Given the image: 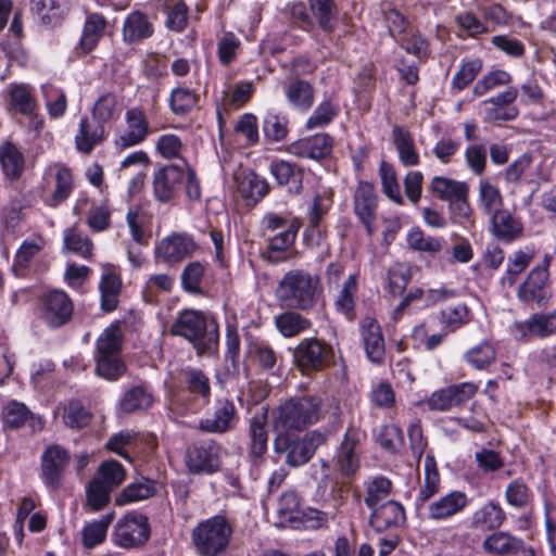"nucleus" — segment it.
<instances>
[{
    "instance_id": "nucleus-1",
    "label": "nucleus",
    "mask_w": 556,
    "mask_h": 556,
    "mask_svg": "<svg viewBox=\"0 0 556 556\" xmlns=\"http://www.w3.org/2000/svg\"><path fill=\"white\" fill-rule=\"evenodd\" d=\"M170 333L186 339L197 355H212L218 348V324L201 311L185 309L180 312L170 326Z\"/></svg>"
},
{
    "instance_id": "nucleus-2",
    "label": "nucleus",
    "mask_w": 556,
    "mask_h": 556,
    "mask_svg": "<svg viewBox=\"0 0 556 556\" xmlns=\"http://www.w3.org/2000/svg\"><path fill=\"white\" fill-rule=\"evenodd\" d=\"M321 290L317 275L295 268L287 271L279 280L276 298L287 308L307 312L316 305Z\"/></svg>"
},
{
    "instance_id": "nucleus-3",
    "label": "nucleus",
    "mask_w": 556,
    "mask_h": 556,
    "mask_svg": "<svg viewBox=\"0 0 556 556\" xmlns=\"http://www.w3.org/2000/svg\"><path fill=\"white\" fill-rule=\"evenodd\" d=\"M323 414L324 401L319 395L294 396L276 409L274 429L277 433L300 432L319 421Z\"/></svg>"
},
{
    "instance_id": "nucleus-4",
    "label": "nucleus",
    "mask_w": 556,
    "mask_h": 556,
    "mask_svg": "<svg viewBox=\"0 0 556 556\" xmlns=\"http://www.w3.org/2000/svg\"><path fill=\"white\" fill-rule=\"evenodd\" d=\"M231 535L232 527L227 518L215 515L199 522L191 539L200 556H220L228 548Z\"/></svg>"
},
{
    "instance_id": "nucleus-5",
    "label": "nucleus",
    "mask_w": 556,
    "mask_h": 556,
    "mask_svg": "<svg viewBox=\"0 0 556 556\" xmlns=\"http://www.w3.org/2000/svg\"><path fill=\"white\" fill-rule=\"evenodd\" d=\"M325 435L316 431L307 433L302 439H293L291 433H277L274 448L276 453H286L288 465L299 467L312 458L317 447L325 443Z\"/></svg>"
},
{
    "instance_id": "nucleus-6",
    "label": "nucleus",
    "mask_w": 556,
    "mask_h": 556,
    "mask_svg": "<svg viewBox=\"0 0 556 556\" xmlns=\"http://www.w3.org/2000/svg\"><path fill=\"white\" fill-rule=\"evenodd\" d=\"M295 365L303 374L321 371L334 363L333 348L317 338H305L293 351Z\"/></svg>"
},
{
    "instance_id": "nucleus-7",
    "label": "nucleus",
    "mask_w": 556,
    "mask_h": 556,
    "mask_svg": "<svg viewBox=\"0 0 556 556\" xmlns=\"http://www.w3.org/2000/svg\"><path fill=\"white\" fill-rule=\"evenodd\" d=\"M223 447L215 440L194 442L186 448L184 462L192 475H212L222 466Z\"/></svg>"
},
{
    "instance_id": "nucleus-8",
    "label": "nucleus",
    "mask_w": 556,
    "mask_h": 556,
    "mask_svg": "<svg viewBox=\"0 0 556 556\" xmlns=\"http://www.w3.org/2000/svg\"><path fill=\"white\" fill-rule=\"evenodd\" d=\"M151 528L146 515L137 511L127 513L116 525L112 533L115 545L131 549L143 546L150 539Z\"/></svg>"
},
{
    "instance_id": "nucleus-9",
    "label": "nucleus",
    "mask_w": 556,
    "mask_h": 556,
    "mask_svg": "<svg viewBox=\"0 0 556 556\" xmlns=\"http://www.w3.org/2000/svg\"><path fill=\"white\" fill-rule=\"evenodd\" d=\"M199 249L193 237L186 232H173L161 239L154 249V258L168 266H175L192 256Z\"/></svg>"
},
{
    "instance_id": "nucleus-10",
    "label": "nucleus",
    "mask_w": 556,
    "mask_h": 556,
    "mask_svg": "<svg viewBox=\"0 0 556 556\" xmlns=\"http://www.w3.org/2000/svg\"><path fill=\"white\" fill-rule=\"evenodd\" d=\"M511 332L518 341L527 342L531 338L544 339L556 333V311L535 313L528 319L515 321Z\"/></svg>"
},
{
    "instance_id": "nucleus-11",
    "label": "nucleus",
    "mask_w": 556,
    "mask_h": 556,
    "mask_svg": "<svg viewBox=\"0 0 556 556\" xmlns=\"http://www.w3.org/2000/svg\"><path fill=\"white\" fill-rule=\"evenodd\" d=\"M40 304L42 318L52 328L65 325L72 317L73 304L64 291L52 290L45 293Z\"/></svg>"
},
{
    "instance_id": "nucleus-12",
    "label": "nucleus",
    "mask_w": 556,
    "mask_h": 556,
    "mask_svg": "<svg viewBox=\"0 0 556 556\" xmlns=\"http://www.w3.org/2000/svg\"><path fill=\"white\" fill-rule=\"evenodd\" d=\"M185 167L187 162L180 164H169L159 168L153 175V193L161 203L169 202L175 191L184 182Z\"/></svg>"
},
{
    "instance_id": "nucleus-13",
    "label": "nucleus",
    "mask_w": 556,
    "mask_h": 556,
    "mask_svg": "<svg viewBox=\"0 0 556 556\" xmlns=\"http://www.w3.org/2000/svg\"><path fill=\"white\" fill-rule=\"evenodd\" d=\"M549 294L548 269L545 264L531 269L526 280L519 286L517 298L523 303L536 302L543 305Z\"/></svg>"
},
{
    "instance_id": "nucleus-14",
    "label": "nucleus",
    "mask_w": 556,
    "mask_h": 556,
    "mask_svg": "<svg viewBox=\"0 0 556 556\" xmlns=\"http://www.w3.org/2000/svg\"><path fill=\"white\" fill-rule=\"evenodd\" d=\"M237 421V409L229 400H217L213 414L202 418L198 429L204 433L224 434L235 428Z\"/></svg>"
},
{
    "instance_id": "nucleus-15",
    "label": "nucleus",
    "mask_w": 556,
    "mask_h": 556,
    "mask_svg": "<svg viewBox=\"0 0 556 556\" xmlns=\"http://www.w3.org/2000/svg\"><path fill=\"white\" fill-rule=\"evenodd\" d=\"M68 452L58 444L50 445L41 456V475L47 485L58 489L68 466Z\"/></svg>"
},
{
    "instance_id": "nucleus-16",
    "label": "nucleus",
    "mask_w": 556,
    "mask_h": 556,
    "mask_svg": "<svg viewBox=\"0 0 556 556\" xmlns=\"http://www.w3.org/2000/svg\"><path fill=\"white\" fill-rule=\"evenodd\" d=\"M406 520L404 507L395 501H387L371 508L368 525L377 533L401 527Z\"/></svg>"
},
{
    "instance_id": "nucleus-17",
    "label": "nucleus",
    "mask_w": 556,
    "mask_h": 556,
    "mask_svg": "<svg viewBox=\"0 0 556 556\" xmlns=\"http://www.w3.org/2000/svg\"><path fill=\"white\" fill-rule=\"evenodd\" d=\"M359 333L368 359L375 364L382 363L386 346L379 323L372 317H364L359 323Z\"/></svg>"
},
{
    "instance_id": "nucleus-18",
    "label": "nucleus",
    "mask_w": 556,
    "mask_h": 556,
    "mask_svg": "<svg viewBox=\"0 0 556 556\" xmlns=\"http://www.w3.org/2000/svg\"><path fill=\"white\" fill-rule=\"evenodd\" d=\"M468 503L466 493L457 490L450 491L428 505V518L434 521L447 520L462 513Z\"/></svg>"
},
{
    "instance_id": "nucleus-19",
    "label": "nucleus",
    "mask_w": 556,
    "mask_h": 556,
    "mask_svg": "<svg viewBox=\"0 0 556 556\" xmlns=\"http://www.w3.org/2000/svg\"><path fill=\"white\" fill-rule=\"evenodd\" d=\"M482 547L485 552L497 556H514L520 552L526 553L527 556H535L531 547H526L522 539L506 531H497L488 535Z\"/></svg>"
},
{
    "instance_id": "nucleus-20",
    "label": "nucleus",
    "mask_w": 556,
    "mask_h": 556,
    "mask_svg": "<svg viewBox=\"0 0 556 556\" xmlns=\"http://www.w3.org/2000/svg\"><path fill=\"white\" fill-rule=\"evenodd\" d=\"M127 131L115 140V148L124 151L141 143L149 134V123L144 113L139 109H130L125 114Z\"/></svg>"
},
{
    "instance_id": "nucleus-21",
    "label": "nucleus",
    "mask_w": 556,
    "mask_h": 556,
    "mask_svg": "<svg viewBox=\"0 0 556 556\" xmlns=\"http://www.w3.org/2000/svg\"><path fill=\"white\" fill-rule=\"evenodd\" d=\"M333 140L328 134H317L295 141L290 152L299 157L321 160L332 151Z\"/></svg>"
},
{
    "instance_id": "nucleus-22",
    "label": "nucleus",
    "mask_w": 556,
    "mask_h": 556,
    "mask_svg": "<svg viewBox=\"0 0 556 556\" xmlns=\"http://www.w3.org/2000/svg\"><path fill=\"white\" fill-rule=\"evenodd\" d=\"M492 235L500 241L510 243L521 237L523 225L508 210H501L489 217Z\"/></svg>"
},
{
    "instance_id": "nucleus-23",
    "label": "nucleus",
    "mask_w": 556,
    "mask_h": 556,
    "mask_svg": "<svg viewBox=\"0 0 556 556\" xmlns=\"http://www.w3.org/2000/svg\"><path fill=\"white\" fill-rule=\"evenodd\" d=\"M269 172L279 186L288 192L299 194L303 188V169L283 160H275L269 165Z\"/></svg>"
},
{
    "instance_id": "nucleus-24",
    "label": "nucleus",
    "mask_w": 556,
    "mask_h": 556,
    "mask_svg": "<svg viewBox=\"0 0 556 556\" xmlns=\"http://www.w3.org/2000/svg\"><path fill=\"white\" fill-rule=\"evenodd\" d=\"M301 225L299 218H292L285 230L269 239L268 260L270 262L279 263L287 260L283 254L294 244Z\"/></svg>"
},
{
    "instance_id": "nucleus-25",
    "label": "nucleus",
    "mask_w": 556,
    "mask_h": 556,
    "mask_svg": "<svg viewBox=\"0 0 556 556\" xmlns=\"http://www.w3.org/2000/svg\"><path fill=\"white\" fill-rule=\"evenodd\" d=\"M233 178L239 193L245 200L256 203L268 193V182L254 172L243 170L237 173Z\"/></svg>"
},
{
    "instance_id": "nucleus-26",
    "label": "nucleus",
    "mask_w": 556,
    "mask_h": 556,
    "mask_svg": "<svg viewBox=\"0 0 556 556\" xmlns=\"http://www.w3.org/2000/svg\"><path fill=\"white\" fill-rule=\"evenodd\" d=\"M104 125L90 121L87 117L80 119L78 131L75 136V146L78 151L89 154L93 148L104 139Z\"/></svg>"
},
{
    "instance_id": "nucleus-27",
    "label": "nucleus",
    "mask_w": 556,
    "mask_h": 556,
    "mask_svg": "<svg viewBox=\"0 0 556 556\" xmlns=\"http://www.w3.org/2000/svg\"><path fill=\"white\" fill-rule=\"evenodd\" d=\"M285 96L288 103L301 111H308L314 103V88L303 79L295 78L285 86Z\"/></svg>"
},
{
    "instance_id": "nucleus-28",
    "label": "nucleus",
    "mask_w": 556,
    "mask_h": 556,
    "mask_svg": "<svg viewBox=\"0 0 556 556\" xmlns=\"http://www.w3.org/2000/svg\"><path fill=\"white\" fill-rule=\"evenodd\" d=\"M0 164L3 175L11 181L18 180L25 170L23 153L10 142L0 147Z\"/></svg>"
},
{
    "instance_id": "nucleus-29",
    "label": "nucleus",
    "mask_w": 556,
    "mask_h": 556,
    "mask_svg": "<svg viewBox=\"0 0 556 556\" xmlns=\"http://www.w3.org/2000/svg\"><path fill=\"white\" fill-rule=\"evenodd\" d=\"M152 34V24L142 12L135 11L125 18L123 24V38L126 42H138L151 37Z\"/></svg>"
},
{
    "instance_id": "nucleus-30",
    "label": "nucleus",
    "mask_w": 556,
    "mask_h": 556,
    "mask_svg": "<svg viewBox=\"0 0 556 556\" xmlns=\"http://www.w3.org/2000/svg\"><path fill=\"white\" fill-rule=\"evenodd\" d=\"M505 519L506 514L503 508L491 501L472 514L471 525L476 529L491 531L500 528Z\"/></svg>"
},
{
    "instance_id": "nucleus-31",
    "label": "nucleus",
    "mask_w": 556,
    "mask_h": 556,
    "mask_svg": "<svg viewBox=\"0 0 556 556\" xmlns=\"http://www.w3.org/2000/svg\"><path fill=\"white\" fill-rule=\"evenodd\" d=\"M424 467V483L420 485L416 497L418 508L432 498L440 490V475L437 468V462L432 455L426 456Z\"/></svg>"
},
{
    "instance_id": "nucleus-32",
    "label": "nucleus",
    "mask_w": 556,
    "mask_h": 556,
    "mask_svg": "<svg viewBox=\"0 0 556 556\" xmlns=\"http://www.w3.org/2000/svg\"><path fill=\"white\" fill-rule=\"evenodd\" d=\"M392 138L401 163L404 166H416L419 163V154L412 135L403 127L394 126Z\"/></svg>"
},
{
    "instance_id": "nucleus-33",
    "label": "nucleus",
    "mask_w": 556,
    "mask_h": 556,
    "mask_svg": "<svg viewBox=\"0 0 556 556\" xmlns=\"http://www.w3.org/2000/svg\"><path fill=\"white\" fill-rule=\"evenodd\" d=\"M357 438L351 431H348L339 447L337 455V464L340 471L349 477L356 472L358 469V456L355 452Z\"/></svg>"
},
{
    "instance_id": "nucleus-34",
    "label": "nucleus",
    "mask_w": 556,
    "mask_h": 556,
    "mask_svg": "<svg viewBox=\"0 0 556 556\" xmlns=\"http://www.w3.org/2000/svg\"><path fill=\"white\" fill-rule=\"evenodd\" d=\"M250 456L254 462L261 458L267 451L268 433L266 430V417L264 415L254 416L250 421Z\"/></svg>"
},
{
    "instance_id": "nucleus-35",
    "label": "nucleus",
    "mask_w": 556,
    "mask_h": 556,
    "mask_svg": "<svg viewBox=\"0 0 556 556\" xmlns=\"http://www.w3.org/2000/svg\"><path fill=\"white\" fill-rule=\"evenodd\" d=\"M8 93L11 106L23 115H31L36 106L33 89L27 84H10Z\"/></svg>"
},
{
    "instance_id": "nucleus-36",
    "label": "nucleus",
    "mask_w": 556,
    "mask_h": 556,
    "mask_svg": "<svg viewBox=\"0 0 556 556\" xmlns=\"http://www.w3.org/2000/svg\"><path fill=\"white\" fill-rule=\"evenodd\" d=\"M153 403L151 392L144 386H136L127 390L119 401L123 413L131 414L148 409Z\"/></svg>"
},
{
    "instance_id": "nucleus-37",
    "label": "nucleus",
    "mask_w": 556,
    "mask_h": 556,
    "mask_svg": "<svg viewBox=\"0 0 556 556\" xmlns=\"http://www.w3.org/2000/svg\"><path fill=\"white\" fill-rule=\"evenodd\" d=\"M73 192V176L71 169L65 165H58L55 173V188L52 194L45 200L46 205L56 207L68 199Z\"/></svg>"
},
{
    "instance_id": "nucleus-38",
    "label": "nucleus",
    "mask_w": 556,
    "mask_h": 556,
    "mask_svg": "<svg viewBox=\"0 0 556 556\" xmlns=\"http://www.w3.org/2000/svg\"><path fill=\"white\" fill-rule=\"evenodd\" d=\"M294 311H288L275 317L278 331L286 338L295 337L312 326L309 319Z\"/></svg>"
},
{
    "instance_id": "nucleus-39",
    "label": "nucleus",
    "mask_w": 556,
    "mask_h": 556,
    "mask_svg": "<svg viewBox=\"0 0 556 556\" xmlns=\"http://www.w3.org/2000/svg\"><path fill=\"white\" fill-rule=\"evenodd\" d=\"M123 345V333L118 325L106 327L98 337L96 343V355L121 356Z\"/></svg>"
},
{
    "instance_id": "nucleus-40",
    "label": "nucleus",
    "mask_w": 556,
    "mask_h": 556,
    "mask_svg": "<svg viewBox=\"0 0 556 556\" xmlns=\"http://www.w3.org/2000/svg\"><path fill=\"white\" fill-rule=\"evenodd\" d=\"M31 10L46 25H56L67 10L65 0H31Z\"/></svg>"
},
{
    "instance_id": "nucleus-41",
    "label": "nucleus",
    "mask_w": 556,
    "mask_h": 556,
    "mask_svg": "<svg viewBox=\"0 0 556 556\" xmlns=\"http://www.w3.org/2000/svg\"><path fill=\"white\" fill-rule=\"evenodd\" d=\"M155 484L150 479H142L128 484L115 498L117 505H126L152 497L155 494Z\"/></svg>"
},
{
    "instance_id": "nucleus-42",
    "label": "nucleus",
    "mask_w": 556,
    "mask_h": 556,
    "mask_svg": "<svg viewBox=\"0 0 556 556\" xmlns=\"http://www.w3.org/2000/svg\"><path fill=\"white\" fill-rule=\"evenodd\" d=\"M377 195L375 188L367 181L358 182L354 192V213L357 216L376 215Z\"/></svg>"
},
{
    "instance_id": "nucleus-43",
    "label": "nucleus",
    "mask_w": 556,
    "mask_h": 556,
    "mask_svg": "<svg viewBox=\"0 0 556 556\" xmlns=\"http://www.w3.org/2000/svg\"><path fill=\"white\" fill-rule=\"evenodd\" d=\"M121 286V279L116 274L110 271L102 275L99 289L101 292V308L104 312H112L116 308Z\"/></svg>"
},
{
    "instance_id": "nucleus-44",
    "label": "nucleus",
    "mask_w": 556,
    "mask_h": 556,
    "mask_svg": "<svg viewBox=\"0 0 556 556\" xmlns=\"http://www.w3.org/2000/svg\"><path fill=\"white\" fill-rule=\"evenodd\" d=\"M479 205L489 217L504 208L500 189L488 180H481L479 184Z\"/></svg>"
},
{
    "instance_id": "nucleus-45",
    "label": "nucleus",
    "mask_w": 556,
    "mask_h": 556,
    "mask_svg": "<svg viewBox=\"0 0 556 556\" xmlns=\"http://www.w3.org/2000/svg\"><path fill=\"white\" fill-rule=\"evenodd\" d=\"M311 11L325 33H332L337 24V9L332 0H308Z\"/></svg>"
},
{
    "instance_id": "nucleus-46",
    "label": "nucleus",
    "mask_w": 556,
    "mask_h": 556,
    "mask_svg": "<svg viewBox=\"0 0 556 556\" xmlns=\"http://www.w3.org/2000/svg\"><path fill=\"white\" fill-rule=\"evenodd\" d=\"M114 519V513H109L98 520L86 525L83 529V543L86 547L92 548L102 543L106 536L108 528Z\"/></svg>"
},
{
    "instance_id": "nucleus-47",
    "label": "nucleus",
    "mask_w": 556,
    "mask_h": 556,
    "mask_svg": "<svg viewBox=\"0 0 556 556\" xmlns=\"http://www.w3.org/2000/svg\"><path fill=\"white\" fill-rule=\"evenodd\" d=\"M45 244L46 241L40 235H34L24 240L14 256V270L27 268L33 258L45 248Z\"/></svg>"
},
{
    "instance_id": "nucleus-48",
    "label": "nucleus",
    "mask_w": 556,
    "mask_h": 556,
    "mask_svg": "<svg viewBox=\"0 0 556 556\" xmlns=\"http://www.w3.org/2000/svg\"><path fill=\"white\" fill-rule=\"evenodd\" d=\"M430 189L439 199L450 202L465 190H469V187L464 181L435 176L431 180Z\"/></svg>"
},
{
    "instance_id": "nucleus-49",
    "label": "nucleus",
    "mask_w": 556,
    "mask_h": 556,
    "mask_svg": "<svg viewBox=\"0 0 556 556\" xmlns=\"http://www.w3.org/2000/svg\"><path fill=\"white\" fill-rule=\"evenodd\" d=\"M464 358L475 369L484 370L495 362L496 352L489 342L484 341L469 349Z\"/></svg>"
},
{
    "instance_id": "nucleus-50",
    "label": "nucleus",
    "mask_w": 556,
    "mask_h": 556,
    "mask_svg": "<svg viewBox=\"0 0 556 556\" xmlns=\"http://www.w3.org/2000/svg\"><path fill=\"white\" fill-rule=\"evenodd\" d=\"M392 490V482L384 477H375L366 484L365 504L371 509L387 502Z\"/></svg>"
},
{
    "instance_id": "nucleus-51",
    "label": "nucleus",
    "mask_w": 556,
    "mask_h": 556,
    "mask_svg": "<svg viewBox=\"0 0 556 556\" xmlns=\"http://www.w3.org/2000/svg\"><path fill=\"white\" fill-rule=\"evenodd\" d=\"M105 27V20L99 14H91L87 17L84 26L80 47L84 52H90L98 43Z\"/></svg>"
},
{
    "instance_id": "nucleus-52",
    "label": "nucleus",
    "mask_w": 556,
    "mask_h": 556,
    "mask_svg": "<svg viewBox=\"0 0 556 556\" xmlns=\"http://www.w3.org/2000/svg\"><path fill=\"white\" fill-rule=\"evenodd\" d=\"M184 379L190 393L199 395L205 403L211 396L208 377L198 368H187L184 371Z\"/></svg>"
},
{
    "instance_id": "nucleus-53",
    "label": "nucleus",
    "mask_w": 556,
    "mask_h": 556,
    "mask_svg": "<svg viewBox=\"0 0 556 556\" xmlns=\"http://www.w3.org/2000/svg\"><path fill=\"white\" fill-rule=\"evenodd\" d=\"M96 374L106 380H116L125 374L126 365L121 356L94 355Z\"/></svg>"
},
{
    "instance_id": "nucleus-54",
    "label": "nucleus",
    "mask_w": 556,
    "mask_h": 556,
    "mask_svg": "<svg viewBox=\"0 0 556 556\" xmlns=\"http://www.w3.org/2000/svg\"><path fill=\"white\" fill-rule=\"evenodd\" d=\"M205 273L204 265L199 262H190L181 271V287L191 294H201V282Z\"/></svg>"
},
{
    "instance_id": "nucleus-55",
    "label": "nucleus",
    "mask_w": 556,
    "mask_h": 556,
    "mask_svg": "<svg viewBox=\"0 0 556 556\" xmlns=\"http://www.w3.org/2000/svg\"><path fill=\"white\" fill-rule=\"evenodd\" d=\"M64 248L85 258L91 255L92 242L84 236L76 227H71L64 231Z\"/></svg>"
},
{
    "instance_id": "nucleus-56",
    "label": "nucleus",
    "mask_w": 556,
    "mask_h": 556,
    "mask_svg": "<svg viewBox=\"0 0 556 556\" xmlns=\"http://www.w3.org/2000/svg\"><path fill=\"white\" fill-rule=\"evenodd\" d=\"M408 247L415 251L438 253L442 249V239L425 236L419 228L412 229L407 235Z\"/></svg>"
},
{
    "instance_id": "nucleus-57",
    "label": "nucleus",
    "mask_w": 556,
    "mask_h": 556,
    "mask_svg": "<svg viewBox=\"0 0 556 556\" xmlns=\"http://www.w3.org/2000/svg\"><path fill=\"white\" fill-rule=\"evenodd\" d=\"M112 491L102 480L91 479L86 489L88 505L94 511L100 510L109 503Z\"/></svg>"
},
{
    "instance_id": "nucleus-58",
    "label": "nucleus",
    "mask_w": 556,
    "mask_h": 556,
    "mask_svg": "<svg viewBox=\"0 0 556 556\" xmlns=\"http://www.w3.org/2000/svg\"><path fill=\"white\" fill-rule=\"evenodd\" d=\"M441 321L450 331H455L470 320V312L466 304L448 306L440 313Z\"/></svg>"
},
{
    "instance_id": "nucleus-59",
    "label": "nucleus",
    "mask_w": 556,
    "mask_h": 556,
    "mask_svg": "<svg viewBox=\"0 0 556 556\" xmlns=\"http://www.w3.org/2000/svg\"><path fill=\"white\" fill-rule=\"evenodd\" d=\"M29 416V409L23 403L16 401L9 402L1 414L4 426L12 429L23 426Z\"/></svg>"
},
{
    "instance_id": "nucleus-60",
    "label": "nucleus",
    "mask_w": 556,
    "mask_h": 556,
    "mask_svg": "<svg viewBox=\"0 0 556 556\" xmlns=\"http://www.w3.org/2000/svg\"><path fill=\"white\" fill-rule=\"evenodd\" d=\"M96 478L102 480L105 485L114 490L124 481L125 470L117 460L103 462L98 469Z\"/></svg>"
},
{
    "instance_id": "nucleus-61",
    "label": "nucleus",
    "mask_w": 556,
    "mask_h": 556,
    "mask_svg": "<svg viewBox=\"0 0 556 556\" xmlns=\"http://www.w3.org/2000/svg\"><path fill=\"white\" fill-rule=\"evenodd\" d=\"M505 498L509 505L520 509L530 504L532 494L523 482L516 479L508 483Z\"/></svg>"
},
{
    "instance_id": "nucleus-62",
    "label": "nucleus",
    "mask_w": 556,
    "mask_h": 556,
    "mask_svg": "<svg viewBox=\"0 0 556 556\" xmlns=\"http://www.w3.org/2000/svg\"><path fill=\"white\" fill-rule=\"evenodd\" d=\"M263 131L267 139L281 141L287 137V119L285 116L275 113H267L263 122Z\"/></svg>"
},
{
    "instance_id": "nucleus-63",
    "label": "nucleus",
    "mask_w": 556,
    "mask_h": 556,
    "mask_svg": "<svg viewBox=\"0 0 556 556\" xmlns=\"http://www.w3.org/2000/svg\"><path fill=\"white\" fill-rule=\"evenodd\" d=\"M338 114V108L329 100L323 101L308 117L307 129L319 128L328 125Z\"/></svg>"
},
{
    "instance_id": "nucleus-64",
    "label": "nucleus",
    "mask_w": 556,
    "mask_h": 556,
    "mask_svg": "<svg viewBox=\"0 0 556 556\" xmlns=\"http://www.w3.org/2000/svg\"><path fill=\"white\" fill-rule=\"evenodd\" d=\"M197 103L195 94L187 88H176L172 91L169 105L177 115H182L190 111Z\"/></svg>"
}]
</instances>
